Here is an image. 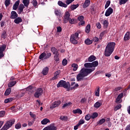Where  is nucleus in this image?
Returning <instances> with one entry per match:
<instances>
[{"mask_svg": "<svg viewBox=\"0 0 130 130\" xmlns=\"http://www.w3.org/2000/svg\"><path fill=\"white\" fill-rule=\"evenodd\" d=\"M99 63L97 61H94L91 63H85L84 67L86 68H82L79 72V74L77 76V81H82L85 77H87L88 75H90L92 72L95 71V68L98 67Z\"/></svg>", "mask_w": 130, "mask_h": 130, "instance_id": "nucleus-1", "label": "nucleus"}, {"mask_svg": "<svg viewBox=\"0 0 130 130\" xmlns=\"http://www.w3.org/2000/svg\"><path fill=\"white\" fill-rule=\"evenodd\" d=\"M114 47H115V43H109L105 50V56H110L112 54V52L114 51Z\"/></svg>", "mask_w": 130, "mask_h": 130, "instance_id": "nucleus-2", "label": "nucleus"}, {"mask_svg": "<svg viewBox=\"0 0 130 130\" xmlns=\"http://www.w3.org/2000/svg\"><path fill=\"white\" fill-rule=\"evenodd\" d=\"M81 32L80 31H78L76 32H75V34L71 35L70 38V41L71 43H73V44H78L79 34Z\"/></svg>", "mask_w": 130, "mask_h": 130, "instance_id": "nucleus-3", "label": "nucleus"}, {"mask_svg": "<svg viewBox=\"0 0 130 130\" xmlns=\"http://www.w3.org/2000/svg\"><path fill=\"white\" fill-rule=\"evenodd\" d=\"M15 123V119H12L7 122L1 130H8Z\"/></svg>", "mask_w": 130, "mask_h": 130, "instance_id": "nucleus-4", "label": "nucleus"}, {"mask_svg": "<svg viewBox=\"0 0 130 130\" xmlns=\"http://www.w3.org/2000/svg\"><path fill=\"white\" fill-rule=\"evenodd\" d=\"M51 56V53H46L43 52L42 53L39 57V59L41 60H44V59H47V58H49Z\"/></svg>", "mask_w": 130, "mask_h": 130, "instance_id": "nucleus-5", "label": "nucleus"}, {"mask_svg": "<svg viewBox=\"0 0 130 130\" xmlns=\"http://www.w3.org/2000/svg\"><path fill=\"white\" fill-rule=\"evenodd\" d=\"M57 128L54 125V124H51L45 127L43 130H57Z\"/></svg>", "mask_w": 130, "mask_h": 130, "instance_id": "nucleus-6", "label": "nucleus"}, {"mask_svg": "<svg viewBox=\"0 0 130 130\" xmlns=\"http://www.w3.org/2000/svg\"><path fill=\"white\" fill-rule=\"evenodd\" d=\"M61 104V102L60 101H57L53 103L50 106V109H53V108H55L56 107H58L59 105Z\"/></svg>", "mask_w": 130, "mask_h": 130, "instance_id": "nucleus-7", "label": "nucleus"}, {"mask_svg": "<svg viewBox=\"0 0 130 130\" xmlns=\"http://www.w3.org/2000/svg\"><path fill=\"white\" fill-rule=\"evenodd\" d=\"M43 93V90L42 88H39L37 89L36 92L35 93V97L36 98H39V96H41Z\"/></svg>", "mask_w": 130, "mask_h": 130, "instance_id": "nucleus-8", "label": "nucleus"}, {"mask_svg": "<svg viewBox=\"0 0 130 130\" xmlns=\"http://www.w3.org/2000/svg\"><path fill=\"white\" fill-rule=\"evenodd\" d=\"M70 16H71V15L70 14V13L69 12L67 11L65 12L63 18V23H68L69 19L70 18Z\"/></svg>", "mask_w": 130, "mask_h": 130, "instance_id": "nucleus-9", "label": "nucleus"}, {"mask_svg": "<svg viewBox=\"0 0 130 130\" xmlns=\"http://www.w3.org/2000/svg\"><path fill=\"white\" fill-rule=\"evenodd\" d=\"M78 21H80L79 22L78 25L79 26H84L85 25V21H84V16H80L78 17Z\"/></svg>", "mask_w": 130, "mask_h": 130, "instance_id": "nucleus-10", "label": "nucleus"}, {"mask_svg": "<svg viewBox=\"0 0 130 130\" xmlns=\"http://www.w3.org/2000/svg\"><path fill=\"white\" fill-rule=\"evenodd\" d=\"M123 97V93H120L117 97L115 102L116 103H121L122 100L121 99Z\"/></svg>", "mask_w": 130, "mask_h": 130, "instance_id": "nucleus-11", "label": "nucleus"}, {"mask_svg": "<svg viewBox=\"0 0 130 130\" xmlns=\"http://www.w3.org/2000/svg\"><path fill=\"white\" fill-rule=\"evenodd\" d=\"M6 45H3L1 47H0V58L3 57L4 56V51L5 49H6Z\"/></svg>", "mask_w": 130, "mask_h": 130, "instance_id": "nucleus-12", "label": "nucleus"}, {"mask_svg": "<svg viewBox=\"0 0 130 130\" xmlns=\"http://www.w3.org/2000/svg\"><path fill=\"white\" fill-rule=\"evenodd\" d=\"M113 13V9L111 7H109L106 11L105 13L106 17H109Z\"/></svg>", "mask_w": 130, "mask_h": 130, "instance_id": "nucleus-13", "label": "nucleus"}, {"mask_svg": "<svg viewBox=\"0 0 130 130\" xmlns=\"http://www.w3.org/2000/svg\"><path fill=\"white\" fill-rule=\"evenodd\" d=\"M90 6V0H85L84 4H83V8L84 9H86V8H88Z\"/></svg>", "mask_w": 130, "mask_h": 130, "instance_id": "nucleus-14", "label": "nucleus"}, {"mask_svg": "<svg viewBox=\"0 0 130 130\" xmlns=\"http://www.w3.org/2000/svg\"><path fill=\"white\" fill-rule=\"evenodd\" d=\"M11 19H16V18H18V14L15 11H12L11 12V15L10 17Z\"/></svg>", "mask_w": 130, "mask_h": 130, "instance_id": "nucleus-15", "label": "nucleus"}, {"mask_svg": "<svg viewBox=\"0 0 130 130\" xmlns=\"http://www.w3.org/2000/svg\"><path fill=\"white\" fill-rule=\"evenodd\" d=\"M130 39V32H127L124 37V40L125 41H127V40H129Z\"/></svg>", "mask_w": 130, "mask_h": 130, "instance_id": "nucleus-16", "label": "nucleus"}, {"mask_svg": "<svg viewBox=\"0 0 130 130\" xmlns=\"http://www.w3.org/2000/svg\"><path fill=\"white\" fill-rule=\"evenodd\" d=\"M71 86L72 87H71V90L77 89V87H79V84L77 83H76L75 82H72L71 83Z\"/></svg>", "mask_w": 130, "mask_h": 130, "instance_id": "nucleus-17", "label": "nucleus"}, {"mask_svg": "<svg viewBox=\"0 0 130 130\" xmlns=\"http://www.w3.org/2000/svg\"><path fill=\"white\" fill-rule=\"evenodd\" d=\"M50 122V120L47 118H44L43 120L41 121V123L43 125L47 124V123H49Z\"/></svg>", "mask_w": 130, "mask_h": 130, "instance_id": "nucleus-18", "label": "nucleus"}, {"mask_svg": "<svg viewBox=\"0 0 130 130\" xmlns=\"http://www.w3.org/2000/svg\"><path fill=\"white\" fill-rule=\"evenodd\" d=\"M58 6H59V7H62V8H67L68 7V5L60 1L58 2Z\"/></svg>", "mask_w": 130, "mask_h": 130, "instance_id": "nucleus-19", "label": "nucleus"}, {"mask_svg": "<svg viewBox=\"0 0 130 130\" xmlns=\"http://www.w3.org/2000/svg\"><path fill=\"white\" fill-rule=\"evenodd\" d=\"M73 113L74 114H82V113H83V112L81 110V109H77L74 110L73 111Z\"/></svg>", "mask_w": 130, "mask_h": 130, "instance_id": "nucleus-20", "label": "nucleus"}, {"mask_svg": "<svg viewBox=\"0 0 130 130\" xmlns=\"http://www.w3.org/2000/svg\"><path fill=\"white\" fill-rule=\"evenodd\" d=\"M48 71H49V69L47 67H46L43 69L42 74L44 75V76H46V75L48 74Z\"/></svg>", "mask_w": 130, "mask_h": 130, "instance_id": "nucleus-21", "label": "nucleus"}, {"mask_svg": "<svg viewBox=\"0 0 130 130\" xmlns=\"http://www.w3.org/2000/svg\"><path fill=\"white\" fill-rule=\"evenodd\" d=\"M19 5H20V1H17L16 2L15 4L13 5V10H15L18 9V7H19Z\"/></svg>", "mask_w": 130, "mask_h": 130, "instance_id": "nucleus-22", "label": "nucleus"}, {"mask_svg": "<svg viewBox=\"0 0 130 130\" xmlns=\"http://www.w3.org/2000/svg\"><path fill=\"white\" fill-rule=\"evenodd\" d=\"M102 105V102L101 101H98L94 104V107L95 108H99V107H101Z\"/></svg>", "mask_w": 130, "mask_h": 130, "instance_id": "nucleus-23", "label": "nucleus"}, {"mask_svg": "<svg viewBox=\"0 0 130 130\" xmlns=\"http://www.w3.org/2000/svg\"><path fill=\"white\" fill-rule=\"evenodd\" d=\"M22 21L23 20H22L21 17H18L14 20V23H15V24H20Z\"/></svg>", "mask_w": 130, "mask_h": 130, "instance_id": "nucleus-24", "label": "nucleus"}, {"mask_svg": "<svg viewBox=\"0 0 130 130\" xmlns=\"http://www.w3.org/2000/svg\"><path fill=\"white\" fill-rule=\"evenodd\" d=\"M51 50L52 52L53 53V54H58V50L56 49L55 47H52L51 49Z\"/></svg>", "mask_w": 130, "mask_h": 130, "instance_id": "nucleus-25", "label": "nucleus"}, {"mask_svg": "<svg viewBox=\"0 0 130 130\" xmlns=\"http://www.w3.org/2000/svg\"><path fill=\"white\" fill-rule=\"evenodd\" d=\"M22 3L24 4V6L27 8L29 4H30V0H22Z\"/></svg>", "mask_w": 130, "mask_h": 130, "instance_id": "nucleus-26", "label": "nucleus"}, {"mask_svg": "<svg viewBox=\"0 0 130 130\" xmlns=\"http://www.w3.org/2000/svg\"><path fill=\"white\" fill-rule=\"evenodd\" d=\"M95 59H96V57H95V56L91 55L88 58V61L92 62V61H94V60H95Z\"/></svg>", "mask_w": 130, "mask_h": 130, "instance_id": "nucleus-27", "label": "nucleus"}, {"mask_svg": "<svg viewBox=\"0 0 130 130\" xmlns=\"http://www.w3.org/2000/svg\"><path fill=\"white\" fill-rule=\"evenodd\" d=\"M25 6L23 4H20L18 10L19 11V14H21L24 10Z\"/></svg>", "mask_w": 130, "mask_h": 130, "instance_id": "nucleus-28", "label": "nucleus"}, {"mask_svg": "<svg viewBox=\"0 0 130 130\" xmlns=\"http://www.w3.org/2000/svg\"><path fill=\"white\" fill-rule=\"evenodd\" d=\"M91 30V25L90 24H88L86 27H85V32L88 34V33H89L90 31Z\"/></svg>", "mask_w": 130, "mask_h": 130, "instance_id": "nucleus-29", "label": "nucleus"}, {"mask_svg": "<svg viewBox=\"0 0 130 130\" xmlns=\"http://www.w3.org/2000/svg\"><path fill=\"white\" fill-rule=\"evenodd\" d=\"M68 21L70 24H76L77 23V19H71V18L68 19Z\"/></svg>", "mask_w": 130, "mask_h": 130, "instance_id": "nucleus-30", "label": "nucleus"}, {"mask_svg": "<svg viewBox=\"0 0 130 130\" xmlns=\"http://www.w3.org/2000/svg\"><path fill=\"white\" fill-rule=\"evenodd\" d=\"M64 84V81L60 80L59 82L57 84V87L59 88L60 87H63V84Z\"/></svg>", "mask_w": 130, "mask_h": 130, "instance_id": "nucleus-31", "label": "nucleus"}, {"mask_svg": "<svg viewBox=\"0 0 130 130\" xmlns=\"http://www.w3.org/2000/svg\"><path fill=\"white\" fill-rule=\"evenodd\" d=\"M73 104L72 102H68L67 103H65L62 106V108H66V107H69L70 106H71V105Z\"/></svg>", "mask_w": 130, "mask_h": 130, "instance_id": "nucleus-32", "label": "nucleus"}, {"mask_svg": "<svg viewBox=\"0 0 130 130\" xmlns=\"http://www.w3.org/2000/svg\"><path fill=\"white\" fill-rule=\"evenodd\" d=\"M93 43V41L92 40H90L89 39H87L85 40V43L87 45H90V44H92Z\"/></svg>", "mask_w": 130, "mask_h": 130, "instance_id": "nucleus-33", "label": "nucleus"}, {"mask_svg": "<svg viewBox=\"0 0 130 130\" xmlns=\"http://www.w3.org/2000/svg\"><path fill=\"white\" fill-rule=\"evenodd\" d=\"M70 83L69 82H66L64 81V83L63 85V88H65L66 89H69L70 88Z\"/></svg>", "mask_w": 130, "mask_h": 130, "instance_id": "nucleus-34", "label": "nucleus"}, {"mask_svg": "<svg viewBox=\"0 0 130 130\" xmlns=\"http://www.w3.org/2000/svg\"><path fill=\"white\" fill-rule=\"evenodd\" d=\"M54 59L57 62V61H59V54H56L54 55Z\"/></svg>", "mask_w": 130, "mask_h": 130, "instance_id": "nucleus-35", "label": "nucleus"}, {"mask_svg": "<svg viewBox=\"0 0 130 130\" xmlns=\"http://www.w3.org/2000/svg\"><path fill=\"white\" fill-rule=\"evenodd\" d=\"M11 91H12V89L11 88L7 89L5 91V95L6 96H8V95H10V94H11Z\"/></svg>", "mask_w": 130, "mask_h": 130, "instance_id": "nucleus-36", "label": "nucleus"}, {"mask_svg": "<svg viewBox=\"0 0 130 130\" xmlns=\"http://www.w3.org/2000/svg\"><path fill=\"white\" fill-rule=\"evenodd\" d=\"M72 68H73L74 72H76L78 70V64L73 63L72 65Z\"/></svg>", "mask_w": 130, "mask_h": 130, "instance_id": "nucleus-37", "label": "nucleus"}, {"mask_svg": "<svg viewBox=\"0 0 130 130\" xmlns=\"http://www.w3.org/2000/svg\"><path fill=\"white\" fill-rule=\"evenodd\" d=\"M78 7H79V4L72 5L71 6V9L72 11H74V10H76V9H77V8H78Z\"/></svg>", "mask_w": 130, "mask_h": 130, "instance_id": "nucleus-38", "label": "nucleus"}, {"mask_svg": "<svg viewBox=\"0 0 130 130\" xmlns=\"http://www.w3.org/2000/svg\"><path fill=\"white\" fill-rule=\"evenodd\" d=\"M105 121H106V120L104 118H102V119H101L99 121L98 123L100 125H101V124H103V123H104V122H105Z\"/></svg>", "mask_w": 130, "mask_h": 130, "instance_id": "nucleus-39", "label": "nucleus"}, {"mask_svg": "<svg viewBox=\"0 0 130 130\" xmlns=\"http://www.w3.org/2000/svg\"><path fill=\"white\" fill-rule=\"evenodd\" d=\"M16 84H17V82L16 81L11 82L10 83H9L8 87H13V86H15V85H16Z\"/></svg>", "mask_w": 130, "mask_h": 130, "instance_id": "nucleus-40", "label": "nucleus"}, {"mask_svg": "<svg viewBox=\"0 0 130 130\" xmlns=\"http://www.w3.org/2000/svg\"><path fill=\"white\" fill-rule=\"evenodd\" d=\"M55 14L56 15V16H59V17L61 16V13L60 12V10H55Z\"/></svg>", "mask_w": 130, "mask_h": 130, "instance_id": "nucleus-41", "label": "nucleus"}, {"mask_svg": "<svg viewBox=\"0 0 130 130\" xmlns=\"http://www.w3.org/2000/svg\"><path fill=\"white\" fill-rule=\"evenodd\" d=\"M13 100H14V99L12 98L6 99L5 100V103H10V102H12Z\"/></svg>", "mask_w": 130, "mask_h": 130, "instance_id": "nucleus-42", "label": "nucleus"}, {"mask_svg": "<svg viewBox=\"0 0 130 130\" xmlns=\"http://www.w3.org/2000/svg\"><path fill=\"white\" fill-rule=\"evenodd\" d=\"M58 77V72H56L54 76L52 78V80H56Z\"/></svg>", "mask_w": 130, "mask_h": 130, "instance_id": "nucleus-43", "label": "nucleus"}, {"mask_svg": "<svg viewBox=\"0 0 130 130\" xmlns=\"http://www.w3.org/2000/svg\"><path fill=\"white\" fill-rule=\"evenodd\" d=\"M120 108H121V105L120 104H119L115 106L114 108V111H117V110H118V109H120Z\"/></svg>", "mask_w": 130, "mask_h": 130, "instance_id": "nucleus-44", "label": "nucleus"}, {"mask_svg": "<svg viewBox=\"0 0 130 130\" xmlns=\"http://www.w3.org/2000/svg\"><path fill=\"white\" fill-rule=\"evenodd\" d=\"M11 4V0H6L5 2V4L6 7H9Z\"/></svg>", "mask_w": 130, "mask_h": 130, "instance_id": "nucleus-45", "label": "nucleus"}, {"mask_svg": "<svg viewBox=\"0 0 130 130\" xmlns=\"http://www.w3.org/2000/svg\"><path fill=\"white\" fill-rule=\"evenodd\" d=\"M127 2V0H119V5L121 6V5H124Z\"/></svg>", "mask_w": 130, "mask_h": 130, "instance_id": "nucleus-46", "label": "nucleus"}, {"mask_svg": "<svg viewBox=\"0 0 130 130\" xmlns=\"http://www.w3.org/2000/svg\"><path fill=\"white\" fill-rule=\"evenodd\" d=\"M106 33H107L106 31H104L102 32L100 35L99 39H101V40L102 39V37H103V36H104V35L106 34Z\"/></svg>", "mask_w": 130, "mask_h": 130, "instance_id": "nucleus-47", "label": "nucleus"}, {"mask_svg": "<svg viewBox=\"0 0 130 130\" xmlns=\"http://www.w3.org/2000/svg\"><path fill=\"white\" fill-rule=\"evenodd\" d=\"M21 126H22V125L21 124V123H18L15 125V128H16L17 129H19L21 128Z\"/></svg>", "mask_w": 130, "mask_h": 130, "instance_id": "nucleus-48", "label": "nucleus"}, {"mask_svg": "<svg viewBox=\"0 0 130 130\" xmlns=\"http://www.w3.org/2000/svg\"><path fill=\"white\" fill-rule=\"evenodd\" d=\"M60 119L61 120H64V121H66V120H68V117L67 116H61L60 117Z\"/></svg>", "mask_w": 130, "mask_h": 130, "instance_id": "nucleus-49", "label": "nucleus"}, {"mask_svg": "<svg viewBox=\"0 0 130 130\" xmlns=\"http://www.w3.org/2000/svg\"><path fill=\"white\" fill-rule=\"evenodd\" d=\"M100 92V88H98V89L95 91V96H97L98 97H99Z\"/></svg>", "mask_w": 130, "mask_h": 130, "instance_id": "nucleus-50", "label": "nucleus"}, {"mask_svg": "<svg viewBox=\"0 0 130 130\" xmlns=\"http://www.w3.org/2000/svg\"><path fill=\"white\" fill-rule=\"evenodd\" d=\"M91 118H96L97 116H98V113H93L92 115H91Z\"/></svg>", "mask_w": 130, "mask_h": 130, "instance_id": "nucleus-51", "label": "nucleus"}, {"mask_svg": "<svg viewBox=\"0 0 130 130\" xmlns=\"http://www.w3.org/2000/svg\"><path fill=\"white\" fill-rule=\"evenodd\" d=\"M108 24H109L108 21L105 20L104 21L103 24H104V27H106V28H107V27H108Z\"/></svg>", "mask_w": 130, "mask_h": 130, "instance_id": "nucleus-52", "label": "nucleus"}, {"mask_svg": "<svg viewBox=\"0 0 130 130\" xmlns=\"http://www.w3.org/2000/svg\"><path fill=\"white\" fill-rule=\"evenodd\" d=\"M110 5V1H107L105 6V9H107V8H108V7H109Z\"/></svg>", "mask_w": 130, "mask_h": 130, "instance_id": "nucleus-53", "label": "nucleus"}, {"mask_svg": "<svg viewBox=\"0 0 130 130\" xmlns=\"http://www.w3.org/2000/svg\"><path fill=\"white\" fill-rule=\"evenodd\" d=\"M29 115H30L31 117H32V118H34V119L36 118V115H35V114L31 112H29Z\"/></svg>", "mask_w": 130, "mask_h": 130, "instance_id": "nucleus-54", "label": "nucleus"}, {"mask_svg": "<svg viewBox=\"0 0 130 130\" xmlns=\"http://www.w3.org/2000/svg\"><path fill=\"white\" fill-rule=\"evenodd\" d=\"M75 0H66V5L68 6L70 5V4H72L73 2H74Z\"/></svg>", "mask_w": 130, "mask_h": 130, "instance_id": "nucleus-55", "label": "nucleus"}, {"mask_svg": "<svg viewBox=\"0 0 130 130\" xmlns=\"http://www.w3.org/2000/svg\"><path fill=\"white\" fill-rule=\"evenodd\" d=\"M84 123H85V121H84V120H83V119H81V120L79 121L78 124L80 126V125H81V124H84Z\"/></svg>", "mask_w": 130, "mask_h": 130, "instance_id": "nucleus-56", "label": "nucleus"}, {"mask_svg": "<svg viewBox=\"0 0 130 130\" xmlns=\"http://www.w3.org/2000/svg\"><path fill=\"white\" fill-rule=\"evenodd\" d=\"M62 63L63 66H67V64H68V60L66 59H64L62 60Z\"/></svg>", "mask_w": 130, "mask_h": 130, "instance_id": "nucleus-57", "label": "nucleus"}, {"mask_svg": "<svg viewBox=\"0 0 130 130\" xmlns=\"http://www.w3.org/2000/svg\"><path fill=\"white\" fill-rule=\"evenodd\" d=\"M91 117V116L90 115L87 114L85 116V119L88 121L90 119Z\"/></svg>", "mask_w": 130, "mask_h": 130, "instance_id": "nucleus-58", "label": "nucleus"}, {"mask_svg": "<svg viewBox=\"0 0 130 130\" xmlns=\"http://www.w3.org/2000/svg\"><path fill=\"white\" fill-rule=\"evenodd\" d=\"M62 29L61 28V27L60 26H58L57 27V32L58 33H60V32H61Z\"/></svg>", "mask_w": 130, "mask_h": 130, "instance_id": "nucleus-59", "label": "nucleus"}, {"mask_svg": "<svg viewBox=\"0 0 130 130\" xmlns=\"http://www.w3.org/2000/svg\"><path fill=\"white\" fill-rule=\"evenodd\" d=\"M6 114V112L5 111H1L0 112V117H4L5 115Z\"/></svg>", "mask_w": 130, "mask_h": 130, "instance_id": "nucleus-60", "label": "nucleus"}, {"mask_svg": "<svg viewBox=\"0 0 130 130\" xmlns=\"http://www.w3.org/2000/svg\"><path fill=\"white\" fill-rule=\"evenodd\" d=\"M36 105H37V106H40V105H42V104L41 103H40V101L37 100L36 102Z\"/></svg>", "mask_w": 130, "mask_h": 130, "instance_id": "nucleus-61", "label": "nucleus"}, {"mask_svg": "<svg viewBox=\"0 0 130 130\" xmlns=\"http://www.w3.org/2000/svg\"><path fill=\"white\" fill-rule=\"evenodd\" d=\"M96 26L98 29H101V24H100V23L98 22Z\"/></svg>", "mask_w": 130, "mask_h": 130, "instance_id": "nucleus-62", "label": "nucleus"}, {"mask_svg": "<svg viewBox=\"0 0 130 130\" xmlns=\"http://www.w3.org/2000/svg\"><path fill=\"white\" fill-rule=\"evenodd\" d=\"M2 38H4L5 39V38H6V37H7V34L6 33V32H4L2 35Z\"/></svg>", "mask_w": 130, "mask_h": 130, "instance_id": "nucleus-63", "label": "nucleus"}, {"mask_svg": "<svg viewBox=\"0 0 130 130\" xmlns=\"http://www.w3.org/2000/svg\"><path fill=\"white\" fill-rule=\"evenodd\" d=\"M32 88L33 87L31 86H28V87H27L26 88V91H30V90H32Z\"/></svg>", "mask_w": 130, "mask_h": 130, "instance_id": "nucleus-64", "label": "nucleus"}]
</instances>
